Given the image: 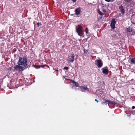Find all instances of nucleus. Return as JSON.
<instances>
[{"instance_id":"nucleus-3","label":"nucleus","mask_w":135,"mask_h":135,"mask_svg":"<svg viewBox=\"0 0 135 135\" xmlns=\"http://www.w3.org/2000/svg\"><path fill=\"white\" fill-rule=\"evenodd\" d=\"M75 55L74 54H72L68 57V62L72 63L74 60Z\"/></svg>"},{"instance_id":"nucleus-23","label":"nucleus","mask_w":135,"mask_h":135,"mask_svg":"<svg viewBox=\"0 0 135 135\" xmlns=\"http://www.w3.org/2000/svg\"><path fill=\"white\" fill-rule=\"evenodd\" d=\"M135 108V107L134 106H133L132 107V109H134Z\"/></svg>"},{"instance_id":"nucleus-7","label":"nucleus","mask_w":135,"mask_h":135,"mask_svg":"<svg viewBox=\"0 0 135 135\" xmlns=\"http://www.w3.org/2000/svg\"><path fill=\"white\" fill-rule=\"evenodd\" d=\"M75 14L78 15L79 14L80 12V8H76L75 10Z\"/></svg>"},{"instance_id":"nucleus-6","label":"nucleus","mask_w":135,"mask_h":135,"mask_svg":"<svg viewBox=\"0 0 135 135\" xmlns=\"http://www.w3.org/2000/svg\"><path fill=\"white\" fill-rule=\"evenodd\" d=\"M80 89L81 91L83 92H85L86 90H89V89L87 87H84L83 86H81Z\"/></svg>"},{"instance_id":"nucleus-1","label":"nucleus","mask_w":135,"mask_h":135,"mask_svg":"<svg viewBox=\"0 0 135 135\" xmlns=\"http://www.w3.org/2000/svg\"><path fill=\"white\" fill-rule=\"evenodd\" d=\"M27 63V59L26 57H20L18 61V65L15 66L14 68L19 71H22L24 69V67L28 68V66Z\"/></svg>"},{"instance_id":"nucleus-12","label":"nucleus","mask_w":135,"mask_h":135,"mask_svg":"<svg viewBox=\"0 0 135 135\" xmlns=\"http://www.w3.org/2000/svg\"><path fill=\"white\" fill-rule=\"evenodd\" d=\"M126 31L127 32H131L132 31V29L131 27H129L126 28Z\"/></svg>"},{"instance_id":"nucleus-9","label":"nucleus","mask_w":135,"mask_h":135,"mask_svg":"<svg viewBox=\"0 0 135 135\" xmlns=\"http://www.w3.org/2000/svg\"><path fill=\"white\" fill-rule=\"evenodd\" d=\"M102 72L103 74H107L108 73V71L107 69H102Z\"/></svg>"},{"instance_id":"nucleus-16","label":"nucleus","mask_w":135,"mask_h":135,"mask_svg":"<svg viewBox=\"0 0 135 135\" xmlns=\"http://www.w3.org/2000/svg\"><path fill=\"white\" fill-rule=\"evenodd\" d=\"M84 53L86 54H88V50H84Z\"/></svg>"},{"instance_id":"nucleus-22","label":"nucleus","mask_w":135,"mask_h":135,"mask_svg":"<svg viewBox=\"0 0 135 135\" xmlns=\"http://www.w3.org/2000/svg\"><path fill=\"white\" fill-rule=\"evenodd\" d=\"M95 101L97 102V103H98L99 101L98 100H97V99H95Z\"/></svg>"},{"instance_id":"nucleus-8","label":"nucleus","mask_w":135,"mask_h":135,"mask_svg":"<svg viewBox=\"0 0 135 135\" xmlns=\"http://www.w3.org/2000/svg\"><path fill=\"white\" fill-rule=\"evenodd\" d=\"M119 10L121 12L122 14H124V11L122 6H119Z\"/></svg>"},{"instance_id":"nucleus-21","label":"nucleus","mask_w":135,"mask_h":135,"mask_svg":"<svg viewBox=\"0 0 135 135\" xmlns=\"http://www.w3.org/2000/svg\"><path fill=\"white\" fill-rule=\"evenodd\" d=\"M37 25L38 26H39L40 25H41V24L40 23H37Z\"/></svg>"},{"instance_id":"nucleus-26","label":"nucleus","mask_w":135,"mask_h":135,"mask_svg":"<svg viewBox=\"0 0 135 135\" xmlns=\"http://www.w3.org/2000/svg\"><path fill=\"white\" fill-rule=\"evenodd\" d=\"M102 103L103 104H105V102H102Z\"/></svg>"},{"instance_id":"nucleus-15","label":"nucleus","mask_w":135,"mask_h":135,"mask_svg":"<svg viewBox=\"0 0 135 135\" xmlns=\"http://www.w3.org/2000/svg\"><path fill=\"white\" fill-rule=\"evenodd\" d=\"M98 13L100 14L101 15H103L104 14V13L103 12H102L100 11H98Z\"/></svg>"},{"instance_id":"nucleus-5","label":"nucleus","mask_w":135,"mask_h":135,"mask_svg":"<svg viewBox=\"0 0 135 135\" xmlns=\"http://www.w3.org/2000/svg\"><path fill=\"white\" fill-rule=\"evenodd\" d=\"M116 23V22L114 19H113L112 21L111 26V28L113 29H114L115 28V25Z\"/></svg>"},{"instance_id":"nucleus-4","label":"nucleus","mask_w":135,"mask_h":135,"mask_svg":"<svg viewBox=\"0 0 135 135\" xmlns=\"http://www.w3.org/2000/svg\"><path fill=\"white\" fill-rule=\"evenodd\" d=\"M95 64L99 68H101L103 65V63L102 61L100 59L95 61Z\"/></svg>"},{"instance_id":"nucleus-18","label":"nucleus","mask_w":135,"mask_h":135,"mask_svg":"<svg viewBox=\"0 0 135 135\" xmlns=\"http://www.w3.org/2000/svg\"><path fill=\"white\" fill-rule=\"evenodd\" d=\"M88 30L87 28H86L85 29V32L86 33H88Z\"/></svg>"},{"instance_id":"nucleus-10","label":"nucleus","mask_w":135,"mask_h":135,"mask_svg":"<svg viewBox=\"0 0 135 135\" xmlns=\"http://www.w3.org/2000/svg\"><path fill=\"white\" fill-rule=\"evenodd\" d=\"M72 83L74 85H75L76 87H78L79 86V84L77 82H76L72 80Z\"/></svg>"},{"instance_id":"nucleus-13","label":"nucleus","mask_w":135,"mask_h":135,"mask_svg":"<svg viewBox=\"0 0 135 135\" xmlns=\"http://www.w3.org/2000/svg\"><path fill=\"white\" fill-rule=\"evenodd\" d=\"M104 100L105 101V104L106 105H107V104L108 103L109 105V100L105 99Z\"/></svg>"},{"instance_id":"nucleus-20","label":"nucleus","mask_w":135,"mask_h":135,"mask_svg":"<svg viewBox=\"0 0 135 135\" xmlns=\"http://www.w3.org/2000/svg\"><path fill=\"white\" fill-rule=\"evenodd\" d=\"M102 11H103V12L104 13H105L106 12L105 10V9H103L102 10Z\"/></svg>"},{"instance_id":"nucleus-14","label":"nucleus","mask_w":135,"mask_h":135,"mask_svg":"<svg viewBox=\"0 0 135 135\" xmlns=\"http://www.w3.org/2000/svg\"><path fill=\"white\" fill-rule=\"evenodd\" d=\"M115 103L113 101H111L110 100H109V105L110 104H114Z\"/></svg>"},{"instance_id":"nucleus-25","label":"nucleus","mask_w":135,"mask_h":135,"mask_svg":"<svg viewBox=\"0 0 135 135\" xmlns=\"http://www.w3.org/2000/svg\"><path fill=\"white\" fill-rule=\"evenodd\" d=\"M76 0H73V2H75Z\"/></svg>"},{"instance_id":"nucleus-19","label":"nucleus","mask_w":135,"mask_h":135,"mask_svg":"<svg viewBox=\"0 0 135 135\" xmlns=\"http://www.w3.org/2000/svg\"><path fill=\"white\" fill-rule=\"evenodd\" d=\"M64 69L67 70L69 68L68 67H65L64 68Z\"/></svg>"},{"instance_id":"nucleus-2","label":"nucleus","mask_w":135,"mask_h":135,"mask_svg":"<svg viewBox=\"0 0 135 135\" xmlns=\"http://www.w3.org/2000/svg\"><path fill=\"white\" fill-rule=\"evenodd\" d=\"M76 31L78 35L82 36L83 34V32L82 30V27L81 26H78V27L76 28Z\"/></svg>"},{"instance_id":"nucleus-17","label":"nucleus","mask_w":135,"mask_h":135,"mask_svg":"<svg viewBox=\"0 0 135 135\" xmlns=\"http://www.w3.org/2000/svg\"><path fill=\"white\" fill-rule=\"evenodd\" d=\"M105 0V1H106L107 2H113L114 1V0Z\"/></svg>"},{"instance_id":"nucleus-24","label":"nucleus","mask_w":135,"mask_h":135,"mask_svg":"<svg viewBox=\"0 0 135 135\" xmlns=\"http://www.w3.org/2000/svg\"><path fill=\"white\" fill-rule=\"evenodd\" d=\"M131 0H126V1L127 2H129L131 1Z\"/></svg>"},{"instance_id":"nucleus-11","label":"nucleus","mask_w":135,"mask_h":135,"mask_svg":"<svg viewBox=\"0 0 135 135\" xmlns=\"http://www.w3.org/2000/svg\"><path fill=\"white\" fill-rule=\"evenodd\" d=\"M131 62L133 64H135V57L132 58L130 60Z\"/></svg>"}]
</instances>
